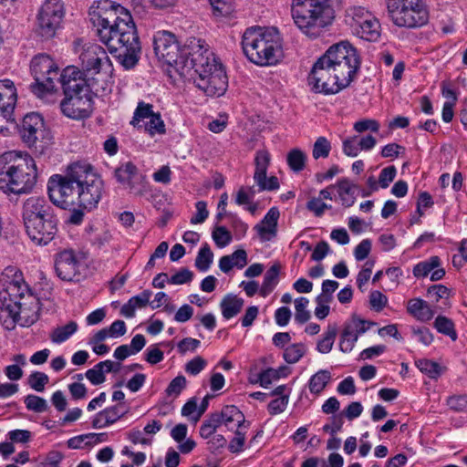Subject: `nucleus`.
<instances>
[{
	"mask_svg": "<svg viewBox=\"0 0 467 467\" xmlns=\"http://www.w3.org/2000/svg\"><path fill=\"white\" fill-rule=\"evenodd\" d=\"M89 20L109 52L125 68L134 67L141 52L136 26L130 14L106 0L89 12Z\"/></svg>",
	"mask_w": 467,
	"mask_h": 467,
	"instance_id": "obj_1",
	"label": "nucleus"
},
{
	"mask_svg": "<svg viewBox=\"0 0 467 467\" xmlns=\"http://www.w3.org/2000/svg\"><path fill=\"white\" fill-rule=\"evenodd\" d=\"M102 190L103 182L92 166L80 161L70 164L64 175H52L47 182L50 201L63 209L78 203L79 207L91 210L101 199Z\"/></svg>",
	"mask_w": 467,
	"mask_h": 467,
	"instance_id": "obj_2",
	"label": "nucleus"
},
{
	"mask_svg": "<svg viewBox=\"0 0 467 467\" xmlns=\"http://www.w3.org/2000/svg\"><path fill=\"white\" fill-rule=\"evenodd\" d=\"M359 66L357 49L348 41L338 42L315 62L308 83L316 92L336 94L350 85Z\"/></svg>",
	"mask_w": 467,
	"mask_h": 467,
	"instance_id": "obj_3",
	"label": "nucleus"
},
{
	"mask_svg": "<svg viewBox=\"0 0 467 467\" xmlns=\"http://www.w3.org/2000/svg\"><path fill=\"white\" fill-rule=\"evenodd\" d=\"M204 41H192V52L185 59V66L192 69L195 86L210 97L223 95L228 87V79L223 65L213 53L203 46Z\"/></svg>",
	"mask_w": 467,
	"mask_h": 467,
	"instance_id": "obj_4",
	"label": "nucleus"
},
{
	"mask_svg": "<svg viewBox=\"0 0 467 467\" xmlns=\"http://www.w3.org/2000/svg\"><path fill=\"white\" fill-rule=\"evenodd\" d=\"M82 76L81 70L70 66L63 69L59 78L65 95L60 102L61 110L65 116L74 119H86L92 112L91 88Z\"/></svg>",
	"mask_w": 467,
	"mask_h": 467,
	"instance_id": "obj_5",
	"label": "nucleus"
},
{
	"mask_svg": "<svg viewBox=\"0 0 467 467\" xmlns=\"http://www.w3.org/2000/svg\"><path fill=\"white\" fill-rule=\"evenodd\" d=\"M36 178V162L30 156L12 151L0 155V190L5 193H27Z\"/></svg>",
	"mask_w": 467,
	"mask_h": 467,
	"instance_id": "obj_6",
	"label": "nucleus"
},
{
	"mask_svg": "<svg viewBox=\"0 0 467 467\" xmlns=\"http://www.w3.org/2000/svg\"><path fill=\"white\" fill-rule=\"evenodd\" d=\"M22 216L26 232L36 244L46 245L56 236L58 220L45 199L28 198L24 202Z\"/></svg>",
	"mask_w": 467,
	"mask_h": 467,
	"instance_id": "obj_7",
	"label": "nucleus"
},
{
	"mask_svg": "<svg viewBox=\"0 0 467 467\" xmlns=\"http://www.w3.org/2000/svg\"><path fill=\"white\" fill-rule=\"evenodd\" d=\"M242 48L246 57L259 66L276 64L282 54L280 36L275 27L247 28L243 34Z\"/></svg>",
	"mask_w": 467,
	"mask_h": 467,
	"instance_id": "obj_8",
	"label": "nucleus"
},
{
	"mask_svg": "<svg viewBox=\"0 0 467 467\" xmlns=\"http://www.w3.org/2000/svg\"><path fill=\"white\" fill-rule=\"evenodd\" d=\"M341 3L342 0H294L292 17L304 34L317 37L333 18V7Z\"/></svg>",
	"mask_w": 467,
	"mask_h": 467,
	"instance_id": "obj_9",
	"label": "nucleus"
},
{
	"mask_svg": "<svg viewBox=\"0 0 467 467\" xmlns=\"http://www.w3.org/2000/svg\"><path fill=\"white\" fill-rule=\"evenodd\" d=\"M391 21L400 27L414 28L425 25L429 19L421 0H386Z\"/></svg>",
	"mask_w": 467,
	"mask_h": 467,
	"instance_id": "obj_10",
	"label": "nucleus"
},
{
	"mask_svg": "<svg viewBox=\"0 0 467 467\" xmlns=\"http://www.w3.org/2000/svg\"><path fill=\"white\" fill-rule=\"evenodd\" d=\"M31 74L35 83L31 84L32 92L37 96L53 91L55 81H59V68L56 62L47 55L36 56L31 61Z\"/></svg>",
	"mask_w": 467,
	"mask_h": 467,
	"instance_id": "obj_11",
	"label": "nucleus"
},
{
	"mask_svg": "<svg viewBox=\"0 0 467 467\" xmlns=\"http://www.w3.org/2000/svg\"><path fill=\"white\" fill-rule=\"evenodd\" d=\"M20 135L23 141L39 154H44L51 144L50 133L45 129L42 117L36 112L24 117Z\"/></svg>",
	"mask_w": 467,
	"mask_h": 467,
	"instance_id": "obj_12",
	"label": "nucleus"
},
{
	"mask_svg": "<svg viewBox=\"0 0 467 467\" xmlns=\"http://www.w3.org/2000/svg\"><path fill=\"white\" fill-rule=\"evenodd\" d=\"M64 14V5L60 0H46L37 14L36 33L44 39L52 38Z\"/></svg>",
	"mask_w": 467,
	"mask_h": 467,
	"instance_id": "obj_13",
	"label": "nucleus"
},
{
	"mask_svg": "<svg viewBox=\"0 0 467 467\" xmlns=\"http://www.w3.org/2000/svg\"><path fill=\"white\" fill-rule=\"evenodd\" d=\"M32 295L28 285L25 283L21 275L10 277L4 275L0 279V302L7 312L16 306V303L25 301L26 296Z\"/></svg>",
	"mask_w": 467,
	"mask_h": 467,
	"instance_id": "obj_14",
	"label": "nucleus"
},
{
	"mask_svg": "<svg viewBox=\"0 0 467 467\" xmlns=\"http://www.w3.org/2000/svg\"><path fill=\"white\" fill-rule=\"evenodd\" d=\"M114 176L119 183L135 196H143L149 191V183L145 176L140 174L137 167L130 161L116 168Z\"/></svg>",
	"mask_w": 467,
	"mask_h": 467,
	"instance_id": "obj_15",
	"label": "nucleus"
},
{
	"mask_svg": "<svg viewBox=\"0 0 467 467\" xmlns=\"http://www.w3.org/2000/svg\"><path fill=\"white\" fill-rule=\"evenodd\" d=\"M75 45V51L79 53V60L85 73H99L103 65L109 63V57L101 46L87 44L78 49L80 40H77Z\"/></svg>",
	"mask_w": 467,
	"mask_h": 467,
	"instance_id": "obj_16",
	"label": "nucleus"
},
{
	"mask_svg": "<svg viewBox=\"0 0 467 467\" xmlns=\"http://www.w3.org/2000/svg\"><path fill=\"white\" fill-rule=\"evenodd\" d=\"M154 51L159 59L168 65H178L182 58L175 36L168 31L158 32L154 36Z\"/></svg>",
	"mask_w": 467,
	"mask_h": 467,
	"instance_id": "obj_17",
	"label": "nucleus"
},
{
	"mask_svg": "<svg viewBox=\"0 0 467 467\" xmlns=\"http://www.w3.org/2000/svg\"><path fill=\"white\" fill-rule=\"evenodd\" d=\"M375 325L376 323L367 321L360 318L356 314H353L351 318L344 325L339 343L340 350L345 353L350 352L355 343L358 341V337Z\"/></svg>",
	"mask_w": 467,
	"mask_h": 467,
	"instance_id": "obj_18",
	"label": "nucleus"
},
{
	"mask_svg": "<svg viewBox=\"0 0 467 467\" xmlns=\"http://www.w3.org/2000/svg\"><path fill=\"white\" fill-rule=\"evenodd\" d=\"M38 311V298L32 294L26 296L25 301L16 303V306L10 308L8 314L15 323H18L22 327H30L37 321Z\"/></svg>",
	"mask_w": 467,
	"mask_h": 467,
	"instance_id": "obj_19",
	"label": "nucleus"
},
{
	"mask_svg": "<svg viewBox=\"0 0 467 467\" xmlns=\"http://www.w3.org/2000/svg\"><path fill=\"white\" fill-rule=\"evenodd\" d=\"M270 154L265 150H258L254 158L255 171L254 180L258 186V191H275L279 188L277 177H266L267 169L270 165Z\"/></svg>",
	"mask_w": 467,
	"mask_h": 467,
	"instance_id": "obj_20",
	"label": "nucleus"
},
{
	"mask_svg": "<svg viewBox=\"0 0 467 467\" xmlns=\"http://www.w3.org/2000/svg\"><path fill=\"white\" fill-rule=\"evenodd\" d=\"M79 261L72 250H64L57 254L55 270L63 281H73L79 275Z\"/></svg>",
	"mask_w": 467,
	"mask_h": 467,
	"instance_id": "obj_21",
	"label": "nucleus"
},
{
	"mask_svg": "<svg viewBox=\"0 0 467 467\" xmlns=\"http://www.w3.org/2000/svg\"><path fill=\"white\" fill-rule=\"evenodd\" d=\"M16 88L10 79L0 80V122H13V113L16 104Z\"/></svg>",
	"mask_w": 467,
	"mask_h": 467,
	"instance_id": "obj_22",
	"label": "nucleus"
},
{
	"mask_svg": "<svg viewBox=\"0 0 467 467\" xmlns=\"http://www.w3.org/2000/svg\"><path fill=\"white\" fill-rule=\"evenodd\" d=\"M279 216V210L272 207L263 220L254 227L262 242L271 241L276 236Z\"/></svg>",
	"mask_w": 467,
	"mask_h": 467,
	"instance_id": "obj_23",
	"label": "nucleus"
},
{
	"mask_svg": "<svg viewBox=\"0 0 467 467\" xmlns=\"http://www.w3.org/2000/svg\"><path fill=\"white\" fill-rule=\"evenodd\" d=\"M121 409L122 405L117 404L99 411L93 418L92 426L96 429H101L115 423L126 413Z\"/></svg>",
	"mask_w": 467,
	"mask_h": 467,
	"instance_id": "obj_24",
	"label": "nucleus"
},
{
	"mask_svg": "<svg viewBox=\"0 0 467 467\" xmlns=\"http://www.w3.org/2000/svg\"><path fill=\"white\" fill-rule=\"evenodd\" d=\"M247 265V253L244 249H238L232 254L223 255L219 261V268L223 273H228L234 267L244 268Z\"/></svg>",
	"mask_w": 467,
	"mask_h": 467,
	"instance_id": "obj_25",
	"label": "nucleus"
},
{
	"mask_svg": "<svg viewBox=\"0 0 467 467\" xmlns=\"http://www.w3.org/2000/svg\"><path fill=\"white\" fill-rule=\"evenodd\" d=\"M408 312L421 322L431 320L435 314V311L431 306L420 298L410 299L407 306Z\"/></svg>",
	"mask_w": 467,
	"mask_h": 467,
	"instance_id": "obj_26",
	"label": "nucleus"
},
{
	"mask_svg": "<svg viewBox=\"0 0 467 467\" xmlns=\"http://www.w3.org/2000/svg\"><path fill=\"white\" fill-rule=\"evenodd\" d=\"M151 295V291L144 290L139 295L132 296L121 306L120 314L125 317H133L137 308H143L150 304Z\"/></svg>",
	"mask_w": 467,
	"mask_h": 467,
	"instance_id": "obj_27",
	"label": "nucleus"
},
{
	"mask_svg": "<svg viewBox=\"0 0 467 467\" xmlns=\"http://www.w3.org/2000/svg\"><path fill=\"white\" fill-rule=\"evenodd\" d=\"M368 18L355 29L356 33L367 41H376L380 36V24L372 15Z\"/></svg>",
	"mask_w": 467,
	"mask_h": 467,
	"instance_id": "obj_28",
	"label": "nucleus"
},
{
	"mask_svg": "<svg viewBox=\"0 0 467 467\" xmlns=\"http://www.w3.org/2000/svg\"><path fill=\"white\" fill-rule=\"evenodd\" d=\"M244 303V299L237 296L232 294L226 295L220 303L223 317L225 319H230L237 316L241 312Z\"/></svg>",
	"mask_w": 467,
	"mask_h": 467,
	"instance_id": "obj_29",
	"label": "nucleus"
},
{
	"mask_svg": "<svg viewBox=\"0 0 467 467\" xmlns=\"http://www.w3.org/2000/svg\"><path fill=\"white\" fill-rule=\"evenodd\" d=\"M337 190L338 197L342 204L346 207H350L355 203V192L357 185L352 183L348 178H342L337 181Z\"/></svg>",
	"mask_w": 467,
	"mask_h": 467,
	"instance_id": "obj_30",
	"label": "nucleus"
},
{
	"mask_svg": "<svg viewBox=\"0 0 467 467\" xmlns=\"http://www.w3.org/2000/svg\"><path fill=\"white\" fill-rule=\"evenodd\" d=\"M221 424L230 428V424L236 422L237 428L242 429L245 420L243 412L234 405H227L223 407L222 411L218 413Z\"/></svg>",
	"mask_w": 467,
	"mask_h": 467,
	"instance_id": "obj_31",
	"label": "nucleus"
},
{
	"mask_svg": "<svg viewBox=\"0 0 467 467\" xmlns=\"http://www.w3.org/2000/svg\"><path fill=\"white\" fill-rule=\"evenodd\" d=\"M331 379L330 372L326 369H321L314 374L308 382V388L311 393L319 394L327 387Z\"/></svg>",
	"mask_w": 467,
	"mask_h": 467,
	"instance_id": "obj_32",
	"label": "nucleus"
},
{
	"mask_svg": "<svg viewBox=\"0 0 467 467\" xmlns=\"http://www.w3.org/2000/svg\"><path fill=\"white\" fill-rule=\"evenodd\" d=\"M78 327L75 321H69L65 326L57 327L52 330L50 339L54 343L60 344L68 339L78 330Z\"/></svg>",
	"mask_w": 467,
	"mask_h": 467,
	"instance_id": "obj_33",
	"label": "nucleus"
},
{
	"mask_svg": "<svg viewBox=\"0 0 467 467\" xmlns=\"http://www.w3.org/2000/svg\"><path fill=\"white\" fill-rule=\"evenodd\" d=\"M306 154L298 148L292 149L286 156V162L294 172L304 170L306 161Z\"/></svg>",
	"mask_w": 467,
	"mask_h": 467,
	"instance_id": "obj_34",
	"label": "nucleus"
},
{
	"mask_svg": "<svg viewBox=\"0 0 467 467\" xmlns=\"http://www.w3.org/2000/svg\"><path fill=\"white\" fill-rule=\"evenodd\" d=\"M279 268L278 265H273L265 274L264 282L260 288V294L263 296H266L271 293L275 285L277 284Z\"/></svg>",
	"mask_w": 467,
	"mask_h": 467,
	"instance_id": "obj_35",
	"label": "nucleus"
},
{
	"mask_svg": "<svg viewBox=\"0 0 467 467\" xmlns=\"http://www.w3.org/2000/svg\"><path fill=\"white\" fill-rule=\"evenodd\" d=\"M337 334V325H328L324 337L317 342V349L322 354L331 351Z\"/></svg>",
	"mask_w": 467,
	"mask_h": 467,
	"instance_id": "obj_36",
	"label": "nucleus"
},
{
	"mask_svg": "<svg viewBox=\"0 0 467 467\" xmlns=\"http://www.w3.org/2000/svg\"><path fill=\"white\" fill-rule=\"evenodd\" d=\"M213 260V253L208 244H204L199 250L194 265L201 272H206Z\"/></svg>",
	"mask_w": 467,
	"mask_h": 467,
	"instance_id": "obj_37",
	"label": "nucleus"
},
{
	"mask_svg": "<svg viewBox=\"0 0 467 467\" xmlns=\"http://www.w3.org/2000/svg\"><path fill=\"white\" fill-rule=\"evenodd\" d=\"M433 326L439 333L448 336L452 341L457 339V332L451 319L444 316H438L435 318Z\"/></svg>",
	"mask_w": 467,
	"mask_h": 467,
	"instance_id": "obj_38",
	"label": "nucleus"
},
{
	"mask_svg": "<svg viewBox=\"0 0 467 467\" xmlns=\"http://www.w3.org/2000/svg\"><path fill=\"white\" fill-rule=\"evenodd\" d=\"M441 264L438 256H431L429 260L417 264L413 268V275L416 277H425Z\"/></svg>",
	"mask_w": 467,
	"mask_h": 467,
	"instance_id": "obj_39",
	"label": "nucleus"
},
{
	"mask_svg": "<svg viewBox=\"0 0 467 467\" xmlns=\"http://www.w3.org/2000/svg\"><path fill=\"white\" fill-rule=\"evenodd\" d=\"M346 16L351 19L350 26L356 29L362 24V21L368 20L371 14L364 7L351 6L347 9Z\"/></svg>",
	"mask_w": 467,
	"mask_h": 467,
	"instance_id": "obj_40",
	"label": "nucleus"
},
{
	"mask_svg": "<svg viewBox=\"0 0 467 467\" xmlns=\"http://www.w3.org/2000/svg\"><path fill=\"white\" fill-rule=\"evenodd\" d=\"M417 368L431 379H437L441 375L442 368L437 363L430 359H419L416 361Z\"/></svg>",
	"mask_w": 467,
	"mask_h": 467,
	"instance_id": "obj_41",
	"label": "nucleus"
},
{
	"mask_svg": "<svg viewBox=\"0 0 467 467\" xmlns=\"http://www.w3.org/2000/svg\"><path fill=\"white\" fill-rule=\"evenodd\" d=\"M152 109L153 106L151 104H147L142 101L139 102L130 124L134 127H141L140 122L150 119L155 113Z\"/></svg>",
	"mask_w": 467,
	"mask_h": 467,
	"instance_id": "obj_42",
	"label": "nucleus"
},
{
	"mask_svg": "<svg viewBox=\"0 0 467 467\" xmlns=\"http://www.w3.org/2000/svg\"><path fill=\"white\" fill-rule=\"evenodd\" d=\"M305 345L302 343H297L288 346L285 349L283 357L287 363L294 364L299 361V359L305 355Z\"/></svg>",
	"mask_w": 467,
	"mask_h": 467,
	"instance_id": "obj_43",
	"label": "nucleus"
},
{
	"mask_svg": "<svg viewBox=\"0 0 467 467\" xmlns=\"http://www.w3.org/2000/svg\"><path fill=\"white\" fill-rule=\"evenodd\" d=\"M331 150V143L326 137H318L314 145L312 150V156L315 160L320 158H327Z\"/></svg>",
	"mask_w": 467,
	"mask_h": 467,
	"instance_id": "obj_44",
	"label": "nucleus"
},
{
	"mask_svg": "<svg viewBox=\"0 0 467 467\" xmlns=\"http://www.w3.org/2000/svg\"><path fill=\"white\" fill-rule=\"evenodd\" d=\"M149 120L145 122L144 129L150 135L154 136L155 134H164L165 133V124L161 119L160 113H154Z\"/></svg>",
	"mask_w": 467,
	"mask_h": 467,
	"instance_id": "obj_45",
	"label": "nucleus"
},
{
	"mask_svg": "<svg viewBox=\"0 0 467 467\" xmlns=\"http://www.w3.org/2000/svg\"><path fill=\"white\" fill-rule=\"evenodd\" d=\"M218 413H213L207 420H205L200 427V435L208 439L213 436L216 429L221 426Z\"/></svg>",
	"mask_w": 467,
	"mask_h": 467,
	"instance_id": "obj_46",
	"label": "nucleus"
},
{
	"mask_svg": "<svg viewBox=\"0 0 467 467\" xmlns=\"http://www.w3.org/2000/svg\"><path fill=\"white\" fill-rule=\"evenodd\" d=\"M308 304L309 300L306 297H298L295 300V319L297 323L305 324L310 319V312L306 310Z\"/></svg>",
	"mask_w": 467,
	"mask_h": 467,
	"instance_id": "obj_47",
	"label": "nucleus"
},
{
	"mask_svg": "<svg viewBox=\"0 0 467 467\" xmlns=\"http://www.w3.org/2000/svg\"><path fill=\"white\" fill-rule=\"evenodd\" d=\"M25 404L28 410H32L37 413L47 410L48 405L45 399L30 394L25 399Z\"/></svg>",
	"mask_w": 467,
	"mask_h": 467,
	"instance_id": "obj_48",
	"label": "nucleus"
},
{
	"mask_svg": "<svg viewBox=\"0 0 467 467\" xmlns=\"http://www.w3.org/2000/svg\"><path fill=\"white\" fill-rule=\"evenodd\" d=\"M48 380V376L39 371L33 372L27 379L28 385L37 392H42L45 389Z\"/></svg>",
	"mask_w": 467,
	"mask_h": 467,
	"instance_id": "obj_49",
	"label": "nucleus"
},
{
	"mask_svg": "<svg viewBox=\"0 0 467 467\" xmlns=\"http://www.w3.org/2000/svg\"><path fill=\"white\" fill-rule=\"evenodd\" d=\"M213 239L218 247H224L232 241V235L224 226H217L213 232Z\"/></svg>",
	"mask_w": 467,
	"mask_h": 467,
	"instance_id": "obj_50",
	"label": "nucleus"
},
{
	"mask_svg": "<svg viewBox=\"0 0 467 467\" xmlns=\"http://www.w3.org/2000/svg\"><path fill=\"white\" fill-rule=\"evenodd\" d=\"M447 405L449 408L457 412H467V396L455 395L448 398Z\"/></svg>",
	"mask_w": 467,
	"mask_h": 467,
	"instance_id": "obj_51",
	"label": "nucleus"
},
{
	"mask_svg": "<svg viewBox=\"0 0 467 467\" xmlns=\"http://www.w3.org/2000/svg\"><path fill=\"white\" fill-rule=\"evenodd\" d=\"M186 387V379L184 376H177L174 378L169 384L166 389V393L168 396H175L177 397L182 390Z\"/></svg>",
	"mask_w": 467,
	"mask_h": 467,
	"instance_id": "obj_52",
	"label": "nucleus"
},
{
	"mask_svg": "<svg viewBox=\"0 0 467 467\" xmlns=\"http://www.w3.org/2000/svg\"><path fill=\"white\" fill-rule=\"evenodd\" d=\"M210 4L215 16H226L233 11L232 5L226 0H210Z\"/></svg>",
	"mask_w": 467,
	"mask_h": 467,
	"instance_id": "obj_53",
	"label": "nucleus"
},
{
	"mask_svg": "<svg viewBox=\"0 0 467 467\" xmlns=\"http://www.w3.org/2000/svg\"><path fill=\"white\" fill-rule=\"evenodd\" d=\"M245 442V432L242 429L235 431V436L231 440L228 449L233 453H237L243 451Z\"/></svg>",
	"mask_w": 467,
	"mask_h": 467,
	"instance_id": "obj_54",
	"label": "nucleus"
},
{
	"mask_svg": "<svg viewBox=\"0 0 467 467\" xmlns=\"http://www.w3.org/2000/svg\"><path fill=\"white\" fill-rule=\"evenodd\" d=\"M192 278L193 273L191 270L187 268H182L179 272L171 275L168 281L172 285H183L191 282Z\"/></svg>",
	"mask_w": 467,
	"mask_h": 467,
	"instance_id": "obj_55",
	"label": "nucleus"
},
{
	"mask_svg": "<svg viewBox=\"0 0 467 467\" xmlns=\"http://www.w3.org/2000/svg\"><path fill=\"white\" fill-rule=\"evenodd\" d=\"M388 303V298L379 291H372L369 295L370 306L376 311H381Z\"/></svg>",
	"mask_w": 467,
	"mask_h": 467,
	"instance_id": "obj_56",
	"label": "nucleus"
},
{
	"mask_svg": "<svg viewBox=\"0 0 467 467\" xmlns=\"http://www.w3.org/2000/svg\"><path fill=\"white\" fill-rule=\"evenodd\" d=\"M396 168L394 166H389L384 168L379 176V184L381 188H388L389 183L393 182L396 176Z\"/></svg>",
	"mask_w": 467,
	"mask_h": 467,
	"instance_id": "obj_57",
	"label": "nucleus"
},
{
	"mask_svg": "<svg viewBox=\"0 0 467 467\" xmlns=\"http://www.w3.org/2000/svg\"><path fill=\"white\" fill-rule=\"evenodd\" d=\"M85 375L93 385H100L106 380L104 370L101 368H98V364L92 368L88 369Z\"/></svg>",
	"mask_w": 467,
	"mask_h": 467,
	"instance_id": "obj_58",
	"label": "nucleus"
},
{
	"mask_svg": "<svg viewBox=\"0 0 467 467\" xmlns=\"http://www.w3.org/2000/svg\"><path fill=\"white\" fill-rule=\"evenodd\" d=\"M371 241L368 239L362 240L355 248L354 255L357 261L366 259L371 251Z\"/></svg>",
	"mask_w": 467,
	"mask_h": 467,
	"instance_id": "obj_59",
	"label": "nucleus"
},
{
	"mask_svg": "<svg viewBox=\"0 0 467 467\" xmlns=\"http://www.w3.org/2000/svg\"><path fill=\"white\" fill-rule=\"evenodd\" d=\"M360 150L358 137L354 136L343 141V152L351 157H356Z\"/></svg>",
	"mask_w": 467,
	"mask_h": 467,
	"instance_id": "obj_60",
	"label": "nucleus"
},
{
	"mask_svg": "<svg viewBox=\"0 0 467 467\" xmlns=\"http://www.w3.org/2000/svg\"><path fill=\"white\" fill-rule=\"evenodd\" d=\"M288 400H289V396H282L278 399L273 400L268 404L269 413L271 415H275V414L283 412L288 404Z\"/></svg>",
	"mask_w": 467,
	"mask_h": 467,
	"instance_id": "obj_61",
	"label": "nucleus"
},
{
	"mask_svg": "<svg viewBox=\"0 0 467 467\" xmlns=\"http://www.w3.org/2000/svg\"><path fill=\"white\" fill-rule=\"evenodd\" d=\"M254 193L255 191L253 187H242L236 194L235 202L238 205L248 204L254 198Z\"/></svg>",
	"mask_w": 467,
	"mask_h": 467,
	"instance_id": "obj_62",
	"label": "nucleus"
},
{
	"mask_svg": "<svg viewBox=\"0 0 467 467\" xmlns=\"http://www.w3.org/2000/svg\"><path fill=\"white\" fill-rule=\"evenodd\" d=\"M196 213L191 218V223L193 224L203 223L208 217V210L206 208V202L199 201L195 204Z\"/></svg>",
	"mask_w": 467,
	"mask_h": 467,
	"instance_id": "obj_63",
	"label": "nucleus"
},
{
	"mask_svg": "<svg viewBox=\"0 0 467 467\" xmlns=\"http://www.w3.org/2000/svg\"><path fill=\"white\" fill-rule=\"evenodd\" d=\"M205 365L206 361L204 358L196 357L186 364L185 370L192 375H197L204 368Z\"/></svg>",
	"mask_w": 467,
	"mask_h": 467,
	"instance_id": "obj_64",
	"label": "nucleus"
}]
</instances>
